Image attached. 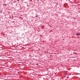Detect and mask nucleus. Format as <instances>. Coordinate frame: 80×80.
Instances as JSON below:
<instances>
[{"label": "nucleus", "mask_w": 80, "mask_h": 80, "mask_svg": "<svg viewBox=\"0 0 80 80\" xmlns=\"http://www.w3.org/2000/svg\"><path fill=\"white\" fill-rule=\"evenodd\" d=\"M67 75V74H65V75Z\"/></svg>", "instance_id": "f03ea898"}, {"label": "nucleus", "mask_w": 80, "mask_h": 80, "mask_svg": "<svg viewBox=\"0 0 80 80\" xmlns=\"http://www.w3.org/2000/svg\"><path fill=\"white\" fill-rule=\"evenodd\" d=\"M36 17H38V16L36 15Z\"/></svg>", "instance_id": "f257e3e1"}, {"label": "nucleus", "mask_w": 80, "mask_h": 80, "mask_svg": "<svg viewBox=\"0 0 80 80\" xmlns=\"http://www.w3.org/2000/svg\"><path fill=\"white\" fill-rule=\"evenodd\" d=\"M5 5V6H6V5H5H5Z\"/></svg>", "instance_id": "7ed1b4c3"}]
</instances>
